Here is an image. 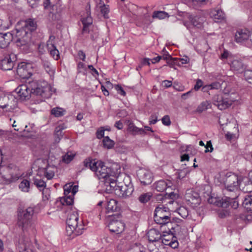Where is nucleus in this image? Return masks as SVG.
<instances>
[{
	"label": "nucleus",
	"mask_w": 252,
	"mask_h": 252,
	"mask_svg": "<svg viewBox=\"0 0 252 252\" xmlns=\"http://www.w3.org/2000/svg\"><path fill=\"white\" fill-rule=\"evenodd\" d=\"M74 157V155L71 153H67L65 155L63 156V161L66 163H69Z\"/></svg>",
	"instance_id": "nucleus-50"
},
{
	"label": "nucleus",
	"mask_w": 252,
	"mask_h": 252,
	"mask_svg": "<svg viewBox=\"0 0 252 252\" xmlns=\"http://www.w3.org/2000/svg\"><path fill=\"white\" fill-rule=\"evenodd\" d=\"M13 40L12 34L11 32L2 33L0 32V48H4L6 47Z\"/></svg>",
	"instance_id": "nucleus-20"
},
{
	"label": "nucleus",
	"mask_w": 252,
	"mask_h": 252,
	"mask_svg": "<svg viewBox=\"0 0 252 252\" xmlns=\"http://www.w3.org/2000/svg\"><path fill=\"white\" fill-rule=\"evenodd\" d=\"M71 194V185L67 186L66 185L64 188V194L65 196L70 195Z\"/></svg>",
	"instance_id": "nucleus-61"
},
{
	"label": "nucleus",
	"mask_w": 252,
	"mask_h": 252,
	"mask_svg": "<svg viewBox=\"0 0 252 252\" xmlns=\"http://www.w3.org/2000/svg\"><path fill=\"white\" fill-rule=\"evenodd\" d=\"M16 61L17 56L15 54L11 52L6 53L0 60V68L4 71L11 70Z\"/></svg>",
	"instance_id": "nucleus-7"
},
{
	"label": "nucleus",
	"mask_w": 252,
	"mask_h": 252,
	"mask_svg": "<svg viewBox=\"0 0 252 252\" xmlns=\"http://www.w3.org/2000/svg\"><path fill=\"white\" fill-rule=\"evenodd\" d=\"M115 89L117 91L118 93L121 95L123 96H125L126 95V93L121 86L119 85H115Z\"/></svg>",
	"instance_id": "nucleus-56"
},
{
	"label": "nucleus",
	"mask_w": 252,
	"mask_h": 252,
	"mask_svg": "<svg viewBox=\"0 0 252 252\" xmlns=\"http://www.w3.org/2000/svg\"><path fill=\"white\" fill-rule=\"evenodd\" d=\"M81 21L83 24V32H88V27L92 24L93 18L90 16L88 15L86 18H82Z\"/></svg>",
	"instance_id": "nucleus-34"
},
{
	"label": "nucleus",
	"mask_w": 252,
	"mask_h": 252,
	"mask_svg": "<svg viewBox=\"0 0 252 252\" xmlns=\"http://www.w3.org/2000/svg\"><path fill=\"white\" fill-rule=\"evenodd\" d=\"M208 202L210 204H214L218 206H220L223 208H227V203L224 202L223 199H222V201L219 200L218 198L211 197L208 200Z\"/></svg>",
	"instance_id": "nucleus-37"
},
{
	"label": "nucleus",
	"mask_w": 252,
	"mask_h": 252,
	"mask_svg": "<svg viewBox=\"0 0 252 252\" xmlns=\"http://www.w3.org/2000/svg\"><path fill=\"white\" fill-rule=\"evenodd\" d=\"M121 172L119 165L113 164L108 167L101 161L95 162V175L99 180H102L109 177L117 178Z\"/></svg>",
	"instance_id": "nucleus-3"
},
{
	"label": "nucleus",
	"mask_w": 252,
	"mask_h": 252,
	"mask_svg": "<svg viewBox=\"0 0 252 252\" xmlns=\"http://www.w3.org/2000/svg\"><path fill=\"white\" fill-rule=\"evenodd\" d=\"M102 143L103 147L108 149H112L114 147L115 145L114 141L110 139L108 136L104 137L102 140Z\"/></svg>",
	"instance_id": "nucleus-42"
},
{
	"label": "nucleus",
	"mask_w": 252,
	"mask_h": 252,
	"mask_svg": "<svg viewBox=\"0 0 252 252\" xmlns=\"http://www.w3.org/2000/svg\"><path fill=\"white\" fill-rule=\"evenodd\" d=\"M152 197V193L151 192H147L142 193L141 194L139 198V201L142 203H145L148 202Z\"/></svg>",
	"instance_id": "nucleus-45"
},
{
	"label": "nucleus",
	"mask_w": 252,
	"mask_h": 252,
	"mask_svg": "<svg viewBox=\"0 0 252 252\" xmlns=\"http://www.w3.org/2000/svg\"><path fill=\"white\" fill-rule=\"evenodd\" d=\"M64 127L62 126H59L56 127L54 136H59L62 138L63 136V130Z\"/></svg>",
	"instance_id": "nucleus-52"
},
{
	"label": "nucleus",
	"mask_w": 252,
	"mask_h": 252,
	"mask_svg": "<svg viewBox=\"0 0 252 252\" xmlns=\"http://www.w3.org/2000/svg\"><path fill=\"white\" fill-rule=\"evenodd\" d=\"M67 226L66 230L67 234L69 236H79L83 233L84 225L82 220L79 221L78 213L74 211L68 214L66 221Z\"/></svg>",
	"instance_id": "nucleus-2"
},
{
	"label": "nucleus",
	"mask_w": 252,
	"mask_h": 252,
	"mask_svg": "<svg viewBox=\"0 0 252 252\" xmlns=\"http://www.w3.org/2000/svg\"><path fill=\"white\" fill-rule=\"evenodd\" d=\"M84 166L89 168L92 171H94V159L92 158H86L84 161Z\"/></svg>",
	"instance_id": "nucleus-44"
},
{
	"label": "nucleus",
	"mask_w": 252,
	"mask_h": 252,
	"mask_svg": "<svg viewBox=\"0 0 252 252\" xmlns=\"http://www.w3.org/2000/svg\"><path fill=\"white\" fill-rule=\"evenodd\" d=\"M128 252H146V250L141 245L135 244Z\"/></svg>",
	"instance_id": "nucleus-48"
},
{
	"label": "nucleus",
	"mask_w": 252,
	"mask_h": 252,
	"mask_svg": "<svg viewBox=\"0 0 252 252\" xmlns=\"http://www.w3.org/2000/svg\"><path fill=\"white\" fill-rule=\"evenodd\" d=\"M25 23L24 25V28L30 32L32 34V32L34 31L36 29V23L35 21L32 19H29L23 22Z\"/></svg>",
	"instance_id": "nucleus-28"
},
{
	"label": "nucleus",
	"mask_w": 252,
	"mask_h": 252,
	"mask_svg": "<svg viewBox=\"0 0 252 252\" xmlns=\"http://www.w3.org/2000/svg\"><path fill=\"white\" fill-rule=\"evenodd\" d=\"M178 214L183 218H186L189 215L187 209L184 207H181L178 209Z\"/></svg>",
	"instance_id": "nucleus-49"
},
{
	"label": "nucleus",
	"mask_w": 252,
	"mask_h": 252,
	"mask_svg": "<svg viewBox=\"0 0 252 252\" xmlns=\"http://www.w3.org/2000/svg\"><path fill=\"white\" fill-rule=\"evenodd\" d=\"M160 240L163 245L169 246L172 248L175 249L178 246V242L172 234H163L161 236Z\"/></svg>",
	"instance_id": "nucleus-16"
},
{
	"label": "nucleus",
	"mask_w": 252,
	"mask_h": 252,
	"mask_svg": "<svg viewBox=\"0 0 252 252\" xmlns=\"http://www.w3.org/2000/svg\"><path fill=\"white\" fill-rule=\"evenodd\" d=\"M43 199L44 200H48L50 196V190L48 188H45L42 189Z\"/></svg>",
	"instance_id": "nucleus-53"
},
{
	"label": "nucleus",
	"mask_w": 252,
	"mask_h": 252,
	"mask_svg": "<svg viewBox=\"0 0 252 252\" xmlns=\"http://www.w3.org/2000/svg\"><path fill=\"white\" fill-rule=\"evenodd\" d=\"M20 189L24 192H29L30 189V182L27 179H23L19 185Z\"/></svg>",
	"instance_id": "nucleus-35"
},
{
	"label": "nucleus",
	"mask_w": 252,
	"mask_h": 252,
	"mask_svg": "<svg viewBox=\"0 0 252 252\" xmlns=\"http://www.w3.org/2000/svg\"><path fill=\"white\" fill-rule=\"evenodd\" d=\"M110 130V127H100L97 130L96 136L98 139L102 137L104 138L105 131H109Z\"/></svg>",
	"instance_id": "nucleus-46"
},
{
	"label": "nucleus",
	"mask_w": 252,
	"mask_h": 252,
	"mask_svg": "<svg viewBox=\"0 0 252 252\" xmlns=\"http://www.w3.org/2000/svg\"><path fill=\"white\" fill-rule=\"evenodd\" d=\"M203 82L200 79H197L196 84L194 87L195 91H198L202 86Z\"/></svg>",
	"instance_id": "nucleus-63"
},
{
	"label": "nucleus",
	"mask_w": 252,
	"mask_h": 252,
	"mask_svg": "<svg viewBox=\"0 0 252 252\" xmlns=\"http://www.w3.org/2000/svg\"><path fill=\"white\" fill-rule=\"evenodd\" d=\"M133 190V185L129 183L124 186H118L115 190V193L121 198H126L132 194Z\"/></svg>",
	"instance_id": "nucleus-11"
},
{
	"label": "nucleus",
	"mask_w": 252,
	"mask_h": 252,
	"mask_svg": "<svg viewBox=\"0 0 252 252\" xmlns=\"http://www.w3.org/2000/svg\"><path fill=\"white\" fill-rule=\"evenodd\" d=\"M138 127L136 126L133 123H130L128 126V130L130 132H132L134 134H136L137 133Z\"/></svg>",
	"instance_id": "nucleus-54"
},
{
	"label": "nucleus",
	"mask_w": 252,
	"mask_h": 252,
	"mask_svg": "<svg viewBox=\"0 0 252 252\" xmlns=\"http://www.w3.org/2000/svg\"><path fill=\"white\" fill-rule=\"evenodd\" d=\"M204 147L206 148L205 153L212 152L214 150L211 141L210 140L207 141L206 145H205Z\"/></svg>",
	"instance_id": "nucleus-55"
},
{
	"label": "nucleus",
	"mask_w": 252,
	"mask_h": 252,
	"mask_svg": "<svg viewBox=\"0 0 252 252\" xmlns=\"http://www.w3.org/2000/svg\"><path fill=\"white\" fill-rule=\"evenodd\" d=\"M172 185V183L171 181L168 180L165 181L161 180L156 182L154 184V187L155 189L158 191L163 192L167 188H170Z\"/></svg>",
	"instance_id": "nucleus-21"
},
{
	"label": "nucleus",
	"mask_w": 252,
	"mask_h": 252,
	"mask_svg": "<svg viewBox=\"0 0 252 252\" xmlns=\"http://www.w3.org/2000/svg\"><path fill=\"white\" fill-rule=\"evenodd\" d=\"M172 85V82L171 81L169 80H164L162 82V85L163 87L165 88H168L171 87Z\"/></svg>",
	"instance_id": "nucleus-62"
},
{
	"label": "nucleus",
	"mask_w": 252,
	"mask_h": 252,
	"mask_svg": "<svg viewBox=\"0 0 252 252\" xmlns=\"http://www.w3.org/2000/svg\"><path fill=\"white\" fill-rule=\"evenodd\" d=\"M189 19L192 26L197 28H201L204 22V18L198 15H190Z\"/></svg>",
	"instance_id": "nucleus-24"
},
{
	"label": "nucleus",
	"mask_w": 252,
	"mask_h": 252,
	"mask_svg": "<svg viewBox=\"0 0 252 252\" xmlns=\"http://www.w3.org/2000/svg\"><path fill=\"white\" fill-rule=\"evenodd\" d=\"M186 198L188 201L191 203L197 204L200 201L198 193L192 190H189V192L186 193Z\"/></svg>",
	"instance_id": "nucleus-26"
},
{
	"label": "nucleus",
	"mask_w": 252,
	"mask_h": 252,
	"mask_svg": "<svg viewBox=\"0 0 252 252\" xmlns=\"http://www.w3.org/2000/svg\"><path fill=\"white\" fill-rule=\"evenodd\" d=\"M244 77L248 82L252 84V70H246L244 72Z\"/></svg>",
	"instance_id": "nucleus-51"
},
{
	"label": "nucleus",
	"mask_w": 252,
	"mask_h": 252,
	"mask_svg": "<svg viewBox=\"0 0 252 252\" xmlns=\"http://www.w3.org/2000/svg\"><path fill=\"white\" fill-rule=\"evenodd\" d=\"M250 31L247 29L239 30L235 33V38L237 42L242 43L244 41L248 42L250 36Z\"/></svg>",
	"instance_id": "nucleus-17"
},
{
	"label": "nucleus",
	"mask_w": 252,
	"mask_h": 252,
	"mask_svg": "<svg viewBox=\"0 0 252 252\" xmlns=\"http://www.w3.org/2000/svg\"><path fill=\"white\" fill-rule=\"evenodd\" d=\"M108 227L111 232L119 234L124 230L125 224L121 221L119 215L116 218L114 216L109 219Z\"/></svg>",
	"instance_id": "nucleus-9"
},
{
	"label": "nucleus",
	"mask_w": 252,
	"mask_h": 252,
	"mask_svg": "<svg viewBox=\"0 0 252 252\" xmlns=\"http://www.w3.org/2000/svg\"><path fill=\"white\" fill-rule=\"evenodd\" d=\"M71 194H70V195L74 197V195L78 191V186L77 185H75L73 186L71 185Z\"/></svg>",
	"instance_id": "nucleus-64"
},
{
	"label": "nucleus",
	"mask_w": 252,
	"mask_h": 252,
	"mask_svg": "<svg viewBox=\"0 0 252 252\" xmlns=\"http://www.w3.org/2000/svg\"><path fill=\"white\" fill-rule=\"evenodd\" d=\"M161 234L156 229H151L147 233V236L150 242H155L161 239Z\"/></svg>",
	"instance_id": "nucleus-25"
},
{
	"label": "nucleus",
	"mask_w": 252,
	"mask_h": 252,
	"mask_svg": "<svg viewBox=\"0 0 252 252\" xmlns=\"http://www.w3.org/2000/svg\"><path fill=\"white\" fill-rule=\"evenodd\" d=\"M61 203L63 205L71 206L72 205L74 202V197L68 195L62 197L60 200Z\"/></svg>",
	"instance_id": "nucleus-39"
},
{
	"label": "nucleus",
	"mask_w": 252,
	"mask_h": 252,
	"mask_svg": "<svg viewBox=\"0 0 252 252\" xmlns=\"http://www.w3.org/2000/svg\"><path fill=\"white\" fill-rule=\"evenodd\" d=\"M162 51L163 53L162 56H161L162 57V59H163L164 60H168L171 58V56L165 50V48H163Z\"/></svg>",
	"instance_id": "nucleus-59"
},
{
	"label": "nucleus",
	"mask_w": 252,
	"mask_h": 252,
	"mask_svg": "<svg viewBox=\"0 0 252 252\" xmlns=\"http://www.w3.org/2000/svg\"><path fill=\"white\" fill-rule=\"evenodd\" d=\"M8 174L2 175L0 174V177L1 178L2 181L1 183L7 184L17 180L20 175L16 173H14L12 171V167L10 166L7 167L6 169Z\"/></svg>",
	"instance_id": "nucleus-15"
},
{
	"label": "nucleus",
	"mask_w": 252,
	"mask_h": 252,
	"mask_svg": "<svg viewBox=\"0 0 252 252\" xmlns=\"http://www.w3.org/2000/svg\"><path fill=\"white\" fill-rule=\"evenodd\" d=\"M231 69L237 72H243L245 68V65L242 60L239 59H233L230 63Z\"/></svg>",
	"instance_id": "nucleus-19"
},
{
	"label": "nucleus",
	"mask_w": 252,
	"mask_h": 252,
	"mask_svg": "<svg viewBox=\"0 0 252 252\" xmlns=\"http://www.w3.org/2000/svg\"><path fill=\"white\" fill-rule=\"evenodd\" d=\"M65 113V110L61 107H55L51 110V114L56 117L63 116Z\"/></svg>",
	"instance_id": "nucleus-43"
},
{
	"label": "nucleus",
	"mask_w": 252,
	"mask_h": 252,
	"mask_svg": "<svg viewBox=\"0 0 252 252\" xmlns=\"http://www.w3.org/2000/svg\"><path fill=\"white\" fill-rule=\"evenodd\" d=\"M162 123L165 126H169L171 124V121L169 117L167 115L164 116L162 118Z\"/></svg>",
	"instance_id": "nucleus-58"
},
{
	"label": "nucleus",
	"mask_w": 252,
	"mask_h": 252,
	"mask_svg": "<svg viewBox=\"0 0 252 252\" xmlns=\"http://www.w3.org/2000/svg\"><path fill=\"white\" fill-rule=\"evenodd\" d=\"M168 14L163 11H155L153 13L152 17L153 19H163L168 17Z\"/></svg>",
	"instance_id": "nucleus-41"
},
{
	"label": "nucleus",
	"mask_w": 252,
	"mask_h": 252,
	"mask_svg": "<svg viewBox=\"0 0 252 252\" xmlns=\"http://www.w3.org/2000/svg\"><path fill=\"white\" fill-rule=\"evenodd\" d=\"M243 205L248 211H252V192L245 197Z\"/></svg>",
	"instance_id": "nucleus-31"
},
{
	"label": "nucleus",
	"mask_w": 252,
	"mask_h": 252,
	"mask_svg": "<svg viewBox=\"0 0 252 252\" xmlns=\"http://www.w3.org/2000/svg\"><path fill=\"white\" fill-rule=\"evenodd\" d=\"M47 45L48 51L51 56L56 60H58L60 58L59 51L57 49L53 43H50V41H47Z\"/></svg>",
	"instance_id": "nucleus-27"
},
{
	"label": "nucleus",
	"mask_w": 252,
	"mask_h": 252,
	"mask_svg": "<svg viewBox=\"0 0 252 252\" xmlns=\"http://www.w3.org/2000/svg\"><path fill=\"white\" fill-rule=\"evenodd\" d=\"M213 103L220 110H224L232 104V102L228 98H224L221 95H215L212 99Z\"/></svg>",
	"instance_id": "nucleus-13"
},
{
	"label": "nucleus",
	"mask_w": 252,
	"mask_h": 252,
	"mask_svg": "<svg viewBox=\"0 0 252 252\" xmlns=\"http://www.w3.org/2000/svg\"><path fill=\"white\" fill-rule=\"evenodd\" d=\"M34 207H29L26 209H20L17 213V225L23 231H27L32 226V218Z\"/></svg>",
	"instance_id": "nucleus-4"
},
{
	"label": "nucleus",
	"mask_w": 252,
	"mask_h": 252,
	"mask_svg": "<svg viewBox=\"0 0 252 252\" xmlns=\"http://www.w3.org/2000/svg\"><path fill=\"white\" fill-rule=\"evenodd\" d=\"M155 221L159 224L165 225L171 222V213L168 208L164 206L157 207L154 214Z\"/></svg>",
	"instance_id": "nucleus-5"
},
{
	"label": "nucleus",
	"mask_w": 252,
	"mask_h": 252,
	"mask_svg": "<svg viewBox=\"0 0 252 252\" xmlns=\"http://www.w3.org/2000/svg\"><path fill=\"white\" fill-rule=\"evenodd\" d=\"M15 92L20 97L23 98H26L31 94L40 96L42 97L41 101H44L45 98L49 97L51 94L50 86L45 81L29 82L27 84L19 86L15 89Z\"/></svg>",
	"instance_id": "nucleus-1"
},
{
	"label": "nucleus",
	"mask_w": 252,
	"mask_h": 252,
	"mask_svg": "<svg viewBox=\"0 0 252 252\" xmlns=\"http://www.w3.org/2000/svg\"><path fill=\"white\" fill-rule=\"evenodd\" d=\"M54 167L51 166H47L43 169L44 175L48 180L52 179L55 175Z\"/></svg>",
	"instance_id": "nucleus-36"
},
{
	"label": "nucleus",
	"mask_w": 252,
	"mask_h": 252,
	"mask_svg": "<svg viewBox=\"0 0 252 252\" xmlns=\"http://www.w3.org/2000/svg\"><path fill=\"white\" fill-rule=\"evenodd\" d=\"M190 172L188 168H185L183 169H180L177 172L178 178L182 179L185 178Z\"/></svg>",
	"instance_id": "nucleus-47"
},
{
	"label": "nucleus",
	"mask_w": 252,
	"mask_h": 252,
	"mask_svg": "<svg viewBox=\"0 0 252 252\" xmlns=\"http://www.w3.org/2000/svg\"><path fill=\"white\" fill-rule=\"evenodd\" d=\"M211 106V105L209 101H203L196 108V112L199 113H201L210 108Z\"/></svg>",
	"instance_id": "nucleus-38"
},
{
	"label": "nucleus",
	"mask_w": 252,
	"mask_h": 252,
	"mask_svg": "<svg viewBox=\"0 0 252 252\" xmlns=\"http://www.w3.org/2000/svg\"><path fill=\"white\" fill-rule=\"evenodd\" d=\"M12 34L13 39L17 42H19L21 45H25L30 41L31 38L30 32L27 31L24 27L20 28H16L11 32Z\"/></svg>",
	"instance_id": "nucleus-6"
},
{
	"label": "nucleus",
	"mask_w": 252,
	"mask_h": 252,
	"mask_svg": "<svg viewBox=\"0 0 252 252\" xmlns=\"http://www.w3.org/2000/svg\"><path fill=\"white\" fill-rule=\"evenodd\" d=\"M137 175L143 185H150L153 181L152 173L146 169L141 168L139 169L137 172Z\"/></svg>",
	"instance_id": "nucleus-12"
},
{
	"label": "nucleus",
	"mask_w": 252,
	"mask_h": 252,
	"mask_svg": "<svg viewBox=\"0 0 252 252\" xmlns=\"http://www.w3.org/2000/svg\"><path fill=\"white\" fill-rule=\"evenodd\" d=\"M157 116L155 114H153L150 118L149 124L150 125L155 124L157 122Z\"/></svg>",
	"instance_id": "nucleus-60"
},
{
	"label": "nucleus",
	"mask_w": 252,
	"mask_h": 252,
	"mask_svg": "<svg viewBox=\"0 0 252 252\" xmlns=\"http://www.w3.org/2000/svg\"><path fill=\"white\" fill-rule=\"evenodd\" d=\"M222 83L220 81L214 82L212 84H210L212 90L216 89L218 90L221 88Z\"/></svg>",
	"instance_id": "nucleus-57"
},
{
	"label": "nucleus",
	"mask_w": 252,
	"mask_h": 252,
	"mask_svg": "<svg viewBox=\"0 0 252 252\" xmlns=\"http://www.w3.org/2000/svg\"><path fill=\"white\" fill-rule=\"evenodd\" d=\"M120 210L118 202L115 199H110L107 202V210L108 212H117Z\"/></svg>",
	"instance_id": "nucleus-29"
},
{
	"label": "nucleus",
	"mask_w": 252,
	"mask_h": 252,
	"mask_svg": "<svg viewBox=\"0 0 252 252\" xmlns=\"http://www.w3.org/2000/svg\"><path fill=\"white\" fill-rule=\"evenodd\" d=\"M34 185L40 191L46 187L45 181L39 176H36L33 179Z\"/></svg>",
	"instance_id": "nucleus-32"
},
{
	"label": "nucleus",
	"mask_w": 252,
	"mask_h": 252,
	"mask_svg": "<svg viewBox=\"0 0 252 252\" xmlns=\"http://www.w3.org/2000/svg\"><path fill=\"white\" fill-rule=\"evenodd\" d=\"M240 181L237 176L234 174L229 176L227 177L225 186L226 191L232 192L234 193L238 192Z\"/></svg>",
	"instance_id": "nucleus-10"
},
{
	"label": "nucleus",
	"mask_w": 252,
	"mask_h": 252,
	"mask_svg": "<svg viewBox=\"0 0 252 252\" xmlns=\"http://www.w3.org/2000/svg\"><path fill=\"white\" fill-rule=\"evenodd\" d=\"M17 106V99L13 95H5L0 96V107L5 109L7 111H11Z\"/></svg>",
	"instance_id": "nucleus-8"
},
{
	"label": "nucleus",
	"mask_w": 252,
	"mask_h": 252,
	"mask_svg": "<svg viewBox=\"0 0 252 252\" xmlns=\"http://www.w3.org/2000/svg\"><path fill=\"white\" fill-rule=\"evenodd\" d=\"M212 17L216 22H219L224 18V13L221 10H215L212 12Z\"/></svg>",
	"instance_id": "nucleus-33"
},
{
	"label": "nucleus",
	"mask_w": 252,
	"mask_h": 252,
	"mask_svg": "<svg viewBox=\"0 0 252 252\" xmlns=\"http://www.w3.org/2000/svg\"><path fill=\"white\" fill-rule=\"evenodd\" d=\"M31 68V64L22 62L18 64L16 72L18 75L22 78H28L32 75L30 69Z\"/></svg>",
	"instance_id": "nucleus-14"
},
{
	"label": "nucleus",
	"mask_w": 252,
	"mask_h": 252,
	"mask_svg": "<svg viewBox=\"0 0 252 252\" xmlns=\"http://www.w3.org/2000/svg\"><path fill=\"white\" fill-rule=\"evenodd\" d=\"M103 183L105 189L107 191L111 192L114 191L118 186H116V180L115 179L110 178V177H107L101 181Z\"/></svg>",
	"instance_id": "nucleus-22"
},
{
	"label": "nucleus",
	"mask_w": 252,
	"mask_h": 252,
	"mask_svg": "<svg viewBox=\"0 0 252 252\" xmlns=\"http://www.w3.org/2000/svg\"><path fill=\"white\" fill-rule=\"evenodd\" d=\"M17 249L19 252H34L32 245L29 239H25L20 242Z\"/></svg>",
	"instance_id": "nucleus-18"
},
{
	"label": "nucleus",
	"mask_w": 252,
	"mask_h": 252,
	"mask_svg": "<svg viewBox=\"0 0 252 252\" xmlns=\"http://www.w3.org/2000/svg\"><path fill=\"white\" fill-rule=\"evenodd\" d=\"M100 2L97 4V7H98L103 15V17L105 19H107L109 18L108 13L109 12V6L107 5H105L104 2L101 0H99Z\"/></svg>",
	"instance_id": "nucleus-30"
},
{
	"label": "nucleus",
	"mask_w": 252,
	"mask_h": 252,
	"mask_svg": "<svg viewBox=\"0 0 252 252\" xmlns=\"http://www.w3.org/2000/svg\"><path fill=\"white\" fill-rule=\"evenodd\" d=\"M237 197L238 194L237 193H234V195L232 196L226 197L225 198L223 199V201L224 202L227 203V207L230 206L234 209L237 208L239 206Z\"/></svg>",
	"instance_id": "nucleus-23"
},
{
	"label": "nucleus",
	"mask_w": 252,
	"mask_h": 252,
	"mask_svg": "<svg viewBox=\"0 0 252 252\" xmlns=\"http://www.w3.org/2000/svg\"><path fill=\"white\" fill-rule=\"evenodd\" d=\"M42 63L46 71L50 75L54 74L55 70L53 68L51 63L46 59H42Z\"/></svg>",
	"instance_id": "nucleus-40"
}]
</instances>
